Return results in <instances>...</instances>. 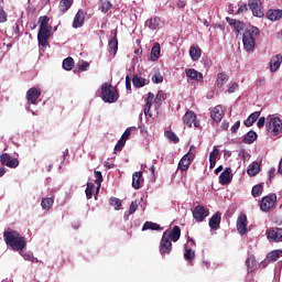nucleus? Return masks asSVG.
Segmentation results:
<instances>
[{
    "label": "nucleus",
    "mask_w": 282,
    "mask_h": 282,
    "mask_svg": "<svg viewBox=\"0 0 282 282\" xmlns=\"http://www.w3.org/2000/svg\"><path fill=\"white\" fill-rule=\"evenodd\" d=\"M256 140H257V132L251 130L245 134L242 142L245 144H252Z\"/></svg>",
    "instance_id": "obj_34"
},
{
    "label": "nucleus",
    "mask_w": 282,
    "mask_h": 282,
    "mask_svg": "<svg viewBox=\"0 0 282 282\" xmlns=\"http://www.w3.org/2000/svg\"><path fill=\"white\" fill-rule=\"evenodd\" d=\"M238 87H239V84H237V83L230 84L229 87H228V93L229 94H235V91H237Z\"/></svg>",
    "instance_id": "obj_55"
},
{
    "label": "nucleus",
    "mask_w": 282,
    "mask_h": 282,
    "mask_svg": "<svg viewBox=\"0 0 282 282\" xmlns=\"http://www.w3.org/2000/svg\"><path fill=\"white\" fill-rule=\"evenodd\" d=\"M3 239L7 246L11 247L14 252H19L28 246L25 237L21 236V234L15 230L4 231Z\"/></svg>",
    "instance_id": "obj_1"
},
{
    "label": "nucleus",
    "mask_w": 282,
    "mask_h": 282,
    "mask_svg": "<svg viewBox=\"0 0 282 282\" xmlns=\"http://www.w3.org/2000/svg\"><path fill=\"white\" fill-rule=\"evenodd\" d=\"M62 65H63V69H65V72H72V69H74V65H75L74 58L73 57H66L63 61Z\"/></svg>",
    "instance_id": "obj_38"
},
{
    "label": "nucleus",
    "mask_w": 282,
    "mask_h": 282,
    "mask_svg": "<svg viewBox=\"0 0 282 282\" xmlns=\"http://www.w3.org/2000/svg\"><path fill=\"white\" fill-rule=\"evenodd\" d=\"M220 225H221V213L217 212L209 219V228H212V230H219Z\"/></svg>",
    "instance_id": "obj_21"
},
{
    "label": "nucleus",
    "mask_w": 282,
    "mask_h": 282,
    "mask_svg": "<svg viewBox=\"0 0 282 282\" xmlns=\"http://www.w3.org/2000/svg\"><path fill=\"white\" fill-rule=\"evenodd\" d=\"M241 127V121H237L232 127H231V133H237L239 131V128Z\"/></svg>",
    "instance_id": "obj_59"
},
{
    "label": "nucleus",
    "mask_w": 282,
    "mask_h": 282,
    "mask_svg": "<svg viewBox=\"0 0 282 282\" xmlns=\"http://www.w3.org/2000/svg\"><path fill=\"white\" fill-rule=\"evenodd\" d=\"M281 254H282V250L276 249V250L269 252L267 256V259H269L270 261H279V257H281Z\"/></svg>",
    "instance_id": "obj_42"
},
{
    "label": "nucleus",
    "mask_w": 282,
    "mask_h": 282,
    "mask_svg": "<svg viewBox=\"0 0 282 282\" xmlns=\"http://www.w3.org/2000/svg\"><path fill=\"white\" fill-rule=\"evenodd\" d=\"M109 204L110 206H113L115 210H120V206H122V200L117 197H110Z\"/></svg>",
    "instance_id": "obj_45"
},
{
    "label": "nucleus",
    "mask_w": 282,
    "mask_h": 282,
    "mask_svg": "<svg viewBox=\"0 0 282 282\" xmlns=\"http://www.w3.org/2000/svg\"><path fill=\"white\" fill-rule=\"evenodd\" d=\"M41 206L43 210H50L52 206H54V198L53 197H44L41 202Z\"/></svg>",
    "instance_id": "obj_37"
},
{
    "label": "nucleus",
    "mask_w": 282,
    "mask_h": 282,
    "mask_svg": "<svg viewBox=\"0 0 282 282\" xmlns=\"http://www.w3.org/2000/svg\"><path fill=\"white\" fill-rule=\"evenodd\" d=\"M227 21H228L229 25H232V28L235 29V32L237 34H239V32L243 31V28H245L243 22L237 21V20L230 19V18H227Z\"/></svg>",
    "instance_id": "obj_31"
},
{
    "label": "nucleus",
    "mask_w": 282,
    "mask_h": 282,
    "mask_svg": "<svg viewBox=\"0 0 282 282\" xmlns=\"http://www.w3.org/2000/svg\"><path fill=\"white\" fill-rule=\"evenodd\" d=\"M83 25H85V11L79 9L74 18L73 28L78 30V28H83Z\"/></svg>",
    "instance_id": "obj_19"
},
{
    "label": "nucleus",
    "mask_w": 282,
    "mask_h": 282,
    "mask_svg": "<svg viewBox=\"0 0 282 282\" xmlns=\"http://www.w3.org/2000/svg\"><path fill=\"white\" fill-rule=\"evenodd\" d=\"M100 94L104 102H109V104L118 102V99L120 98V94H118V89H116V87L107 83L101 85Z\"/></svg>",
    "instance_id": "obj_3"
},
{
    "label": "nucleus",
    "mask_w": 282,
    "mask_h": 282,
    "mask_svg": "<svg viewBox=\"0 0 282 282\" xmlns=\"http://www.w3.org/2000/svg\"><path fill=\"white\" fill-rule=\"evenodd\" d=\"M184 259L186 261H193L195 259V251L191 248L185 247Z\"/></svg>",
    "instance_id": "obj_46"
},
{
    "label": "nucleus",
    "mask_w": 282,
    "mask_h": 282,
    "mask_svg": "<svg viewBox=\"0 0 282 282\" xmlns=\"http://www.w3.org/2000/svg\"><path fill=\"white\" fill-rule=\"evenodd\" d=\"M267 18L269 19V21H279L280 19H282V10H269L267 13Z\"/></svg>",
    "instance_id": "obj_30"
},
{
    "label": "nucleus",
    "mask_w": 282,
    "mask_h": 282,
    "mask_svg": "<svg viewBox=\"0 0 282 282\" xmlns=\"http://www.w3.org/2000/svg\"><path fill=\"white\" fill-rule=\"evenodd\" d=\"M141 182H142V171L134 172L132 174V188L138 191L140 188Z\"/></svg>",
    "instance_id": "obj_29"
},
{
    "label": "nucleus",
    "mask_w": 282,
    "mask_h": 282,
    "mask_svg": "<svg viewBox=\"0 0 282 282\" xmlns=\"http://www.w3.org/2000/svg\"><path fill=\"white\" fill-rule=\"evenodd\" d=\"M126 88L128 91H131V77L129 75L126 76Z\"/></svg>",
    "instance_id": "obj_60"
},
{
    "label": "nucleus",
    "mask_w": 282,
    "mask_h": 282,
    "mask_svg": "<svg viewBox=\"0 0 282 282\" xmlns=\"http://www.w3.org/2000/svg\"><path fill=\"white\" fill-rule=\"evenodd\" d=\"M165 138H167V140H170V142H173L174 144H177L180 142V138L177 137V134H175V132L171 130L165 131Z\"/></svg>",
    "instance_id": "obj_44"
},
{
    "label": "nucleus",
    "mask_w": 282,
    "mask_h": 282,
    "mask_svg": "<svg viewBox=\"0 0 282 282\" xmlns=\"http://www.w3.org/2000/svg\"><path fill=\"white\" fill-rule=\"evenodd\" d=\"M267 239L274 243H279L282 241V228L271 227L267 229Z\"/></svg>",
    "instance_id": "obj_8"
},
{
    "label": "nucleus",
    "mask_w": 282,
    "mask_h": 282,
    "mask_svg": "<svg viewBox=\"0 0 282 282\" xmlns=\"http://www.w3.org/2000/svg\"><path fill=\"white\" fill-rule=\"evenodd\" d=\"M124 144H127V141H124V139H120L115 145V151H122V149H124Z\"/></svg>",
    "instance_id": "obj_51"
},
{
    "label": "nucleus",
    "mask_w": 282,
    "mask_h": 282,
    "mask_svg": "<svg viewBox=\"0 0 282 282\" xmlns=\"http://www.w3.org/2000/svg\"><path fill=\"white\" fill-rule=\"evenodd\" d=\"M39 98H41V89L32 87L26 91V100L30 105H39Z\"/></svg>",
    "instance_id": "obj_12"
},
{
    "label": "nucleus",
    "mask_w": 282,
    "mask_h": 282,
    "mask_svg": "<svg viewBox=\"0 0 282 282\" xmlns=\"http://www.w3.org/2000/svg\"><path fill=\"white\" fill-rule=\"evenodd\" d=\"M246 265L249 273L254 272L257 270V259L254 257L247 258Z\"/></svg>",
    "instance_id": "obj_35"
},
{
    "label": "nucleus",
    "mask_w": 282,
    "mask_h": 282,
    "mask_svg": "<svg viewBox=\"0 0 282 282\" xmlns=\"http://www.w3.org/2000/svg\"><path fill=\"white\" fill-rule=\"evenodd\" d=\"M40 30H47L52 32V25L50 24V17L42 15L39 18Z\"/></svg>",
    "instance_id": "obj_28"
},
{
    "label": "nucleus",
    "mask_w": 282,
    "mask_h": 282,
    "mask_svg": "<svg viewBox=\"0 0 282 282\" xmlns=\"http://www.w3.org/2000/svg\"><path fill=\"white\" fill-rule=\"evenodd\" d=\"M85 193L87 199H91V197H94V183H87Z\"/></svg>",
    "instance_id": "obj_47"
},
{
    "label": "nucleus",
    "mask_w": 282,
    "mask_h": 282,
    "mask_svg": "<svg viewBox=\"0 0 282 282\" xmlns=\"http://www.w3.org/2000/svg\"><path fill=\"white\" fill-rule=\"evenodd\" d=\"M219 156V150L217 147H214L213 151L209 153V160L217 161V158Z\"/></svg>",
    "instance_id": "obj_52"
},
{
    "label": "nucleus",
    "mask_w": 282,
    "mask_h": 282,
    "mask_svg": "<svg viewBox=\"0 0 282 282\" xmlns=\"http://www.w3.org/2000/svg\"><path fill=\"white\" fill-rule=\"evenodd\" d=\"M224 108L221 105L216 106L212 111H210V118L214 122H221L224 119Z\"/></svg>",
    "instance_id": "obj_18"
},
{
    "label": "nucleus",
    "mask_w": 282,
    "mask_h": 282,
    "mask_svg": "<svg viewBox=\"0 0 282 282\" xmlns=\"http://www.w3.org/2000/svg\"><path fill=\"white\" fill-rule=\"evenodd\" d=\"M192 214L194 219L199 223L204 221V219H206L208 215H210V212H208V209H206L204 206L197 205L192 212Z\"/></svg>",
    "instance_id": "obj_11"
},
{
    "label": "nucleus",
    "mask_w": 282,
    "mask_h": 282,
    "mask_svg": "<svg viewBox=\"0 0 282 282\" xmlns=\"http://www.w3.org/2000/svg\"><path fill=\"white\" fill-rule=\"evenodd\" d=\"M183 123L186 127H194L197 129V127H199V121H197V115H195V112L193 111H187L184 117H183Z\"/></svg>",
    "instance_id": "obj_14"
},
{
    "label": "nucleus",
    "mask_w": 282,
    "mask_h": 282,
    "mask_svg": "<svg viewBox=\"0 0 282 282\" xmlns=\"http://www.w3.org/2000/svg\"><path fill=\"white\" fill-rule=\"evenodd\" d=\"M189 56L192 61H198L199 58H202V48L199 47V45L193 44L189 47Z\"/></svg>",
    "instance_id": "obj_26"
},
{
    "label": "nucleus",
    "mask_w": 282,
    "mask_h": 282,
    "mask_svg": "<svg viewBox=\"0 0 282 282\" xmlns=\"http://www.w3.org/2000/svg\"><path fill=\"white\" fill-rule=\"evenodd\" d=\"M89 64L87 62H83L78 67L79 72H87Z\"/></svg>",
    "instance_id": "obj_58"
},
{
    "label": "nucleus",
    "mask_w": 282,
    "mask_h": 282,
    "mask_svg": "<svg viewBox=\"0 0 282 282\" xmlns=\"http://www.w3.org/2000/svg\"><path fill=\"white\" fill-rule=\"evenodd\" d=\"M159 250L162 257H166V254H171V250H173V242H171L166 234H163L161 238Z\"/></svg>",
    "instance_id": "obj_7"
},
{
    "label": "nucleus",
    "mask_w": 282,
    "mask_h": 282,
    "mask_svg": "<svg viewBox=\"0 0 282 282\" xmlns=\"http://www.w3.org/2000/svg\"><path fill=\"white\" fill-rule=\"evenodd\" d=\"M276 173V169L272 167L270 171H269V180H272L274 177Z\"/></svg>",
    "instance_id": "obj_63"
},
{
    "label": "nucleus",
    "mask_w": 282,
    "mask_h": 282,
    "mask_svg": "<svg viewBox=\"0 0 282 282\" xmlns=\"http://www.w3.org/2000/svg\"><path fill=\"white\" fill-rule=\"evenodd\" d=\"M164 93L162 90H160L158 94H156V97H155V102H162L164 101Z\"/></svg>",
    "instance_id": "obj_56"
},
{
    "label": "nucleus",
    "mask_w": 282,
    "mask_h": 282,
    "mask_svg": "<svg viewBox=\"0 0 282 282\" xmlns=\"http://www.w3.org/2000/svg\"><path fill=\"white\" fill-rule=\"evenodd\" d=\"M138 210V200H134L130 204L129 215H133Z\"/></svg>",
    "instance_id": "obj_53"
},
{
    "label": "nucleus",
    "mask_w": 282,
    "mask_h": 282,
    "mask_svg": "<svg viewBox=\"0 0 282 282\" xmlns=\"http://www.w3.org/2000/svg\"><path fill=\"white\" fill-rule=\"evenodd\" d=\"M230 182H232V169L226 167L219 175V184H221V186H227Z\"/></svg>",
    "instance_id": "obj_15"
},
{
    "label": "nucleus",
    "mask_w": 282,
    "mask_h": 282,
    "mask_svg": "<svg viewBox=\"0 0 282 282\" xmlns=\"http://www.w3.org/2000/svg\"><path fill=\"white\" fill-rule=\"evenodd\" d=\"M237 230L239 235H246L248 232V216L240 214L237 219Z\"/></svg>",
    "instance_id": "obj_13"
},
{
    "label": "nucleus",
    "mask_w": 282,
    "mask_h": 282,
    "mask_svg": "<svg viewBox=\"0 0 282 282\" xmlns=\"http://www.w3.org/2000/svg\"><path fill=\"white\" fill-rule=\"evenodd\" d=\"M111 33L113 34V37L109 40L108 42V48H109V53L112 56H116V54H118V31H111Z\"/></svg>",
    "instance_id": "obj_16"
},
{
    "label": "nucleus",
    "mask_w": 282,
    "mask_h": 282,
    "mask_svg": "<svg viewBox=\"0 0 282 282\" xmlns=\"http://www.w3.org/2000/svg\"><path fill=\"white\" fill-rule=\"evenodd\" d=\"M160 43H156L151 50V61H158L160 58Z\"/></svg>",
    "instance_id": "obj_40"
},
{
    "label": "nucleus",
    "mask_w": 282,
    "mask_h": 282,
    "mask_svg": "<svg viewBox=\"0 0 282 282\" xmlns=\"http://www.w3.org/2000/svg\"><path fill=\"white\" fill-rule=\"evenodd\" d=\"M247 173L250 177H254V175H259L261 173V165L259 162L254 161L251 164H249L247 169Z\"/></svg>",
    "instance_id": "obj_25"
},
{
    "label": "nucleus",
    "mask_w": 282,
    "mask_h": 282,
    "mask_svg": "<svg viewBox=\"0 0 282 282\" xmlns=\"http://www.w3.org/2000/svg\"><path fill=\"white\" fill-rule=\"evenodd\" d=\"M164 82V77L162 76V74L156 73L152 76V83H154V85H160V83Z\"/></svg>",
    "instance_id": "obj_49"
},
{
    "label": "nucleus",
    "mask_w": 282,
    "mask_h": 282,
    "mask_svg": "<svg viewBox=\"0 0 282 282\" xmlns=\"http://www.w3.org/2000/svg\"><path fill=\"white\" fill-rule=\"evenodd\" d=\"M0 162L2 166H8L9 169H17L19 166V159L11 158L8 153L0 155Z\"/></svg>",
    "instance_id": "obj_10"
},
{
    "label": "nucleus",
    "mask_w": 282,
    "mask_h": 282,
    "mask_svg": "<svg viewBox=\"0 0 282 282\" xmlns=\"http://www.w3.org/2000/svg\"><path fill=\"white\" fill-rule=\"evenodd\" d=\"M195 147L191 145L188 153L183 155V158L178 162V171H188L191 164H193V160H195V152H193Z\"/></svg>",
    "instance_id": "obj_5"
},
{
    "label": "nucleus",
    "mask_w": 282,
    "mask_h": 282,
    "mask_svg": "<svg viewBox=\"0 0 282 282\" xmlns=\"http://www.w3.org/2000/svg\"><path fill=\"white\" fill-rule=\"evenodd\" d=\"M185 74L187 78H191L192 80H197L198 83H202V80H204V75L197 72L195 68L185 69Z\"/></svg>",
    "instance_id": "obj_23"
},
{
    "label": "nucleus",
    "mask_w": 282,
    "mask_h": 282,
    "mask_svg": "<svg viewBox=\"0 0 282 282\" xmlns=\"http://www.w3.org/2000/svg\"><path fill=\"white\" fill-rule=\"evenodd\" d=\"M243 12H248V4H242L238 9V14H241Z\"/></svg>",
    "instance_id": "obj_62"
},
{
    "label": "nucleus",
    "mask_w": 282,
    "mask_h": 282,
    "mask_svg": "<svg viewBox=\"0 0 282 282\" xmlns=\"http://www.w3.org/2000/svg\"><path fill=\"white\" fill-rule=\"evenodd\" d=\"M111 8H113V6L109 1L101 3V12H104L105 14H107V11L111 10Z\"/></svg>",
    "instance_id": "obj_50"
},
{
    "label": "nucleus",
    "mask_w": 282,
    "mask_h": 282,
    "mask_svg": "<svg viewBox=\"0 0 282 282\" xmlns=\"http://www.w3.org/2000/svg\"><path fill=\"white\" fill-rule=\"evenodd\" d=\"M262 193H263V184L254 185L251 189V195L253 197H261Z\"/></svg>",
    "instance_id": "obj_43"
},
{
    "label": "nucleus",
    "mask_w": 282,
    "mask_h": 282,
    "mask_svg": "<svg viewBox=\"0 0 282 282\" xmlns=\"http://www.w3.org/2000/svg\"><path fill=\"white\" fill-rule=\"evenodd\" d=\"M176 6H177V8H185L186 7V2L184 0H177L176 1Z\"/></svg>",
    "instance_id": "obj_64"
},
{
    "label": "nucleus",
    "mask_w": 282,
    "mask_h": 282,
    "mask_svg": "<svg viewBox=\"0 0 282 282\" xmlns=\"http://www.w3.org/2000/svg\"><path fill=\"white\" fill-rule=\"evenodd\" d=\"M248 6L252 11L253 17H258L259 19L264 17L261 0H249Z\"/></svg>",
    "instance_id": "obj_9"
},
{
    "label": "nucleus",
    "mask_w": 282,
    "mask_h": 282,
    "mask_svg": "<svg viewBox=\"0 0 282 282\" xmlns=\"http://www.w3.org/2000/svg\"><path fill=\"white\" fill-rule=\"evenodd\" d=\"M281 63H282V55L281 54L274 55L269 63L270 72L272 73L279 72V68L281 67Z\"/></svg>",
    "instance_id": "obj_22"
},
{
    "label": "nucleus",
    "mask_w": 282,
    "mask_h": 282,
    "mask_svg": "<svg viewBox=\"0 0 282 282\" xmlns=\"http://www.w3.org/2000/svg\"><path fill=\"white\" fill-rule=\"evenodd\" d=\"M74 3V0H61L59 2V11L62 14H65L67 10L72 8V4Z\"/></svg>",
    "instance_id": "obj_36"
},
{
    "label": "nucleus",
    "mask_w": 282,
    "mask_h": 282,
    "mask_svg": "<svg viewBox=\"0 0 282 282\" xmlns=\"http://www.w3.org/2000/svg\"><path fill=\"white\" fill-rule=\"evenodd\" d=\"M155 99V95L152 93L148 94V98L145 100L144 105V115L149 116L150 118H153V115H151V107H153V100Z\"/></svg>",
    "instance_id": "obj_24"
},
{
    "label": "nucleus",
    "mask_w": 282,
    "mask_h": 282,
    "mask_svg": "<svg viewBox=\"0 0 282 282\" xmlns=\"http://www.w3.org/2000/svg\"><path fill=\"white\" fill-rule=\"evenodd\" d=\"M259 116H261V112L256 111L252 112L246 120H245V126L246 127H252L259 120Z\"/></svg>",
    "instance_id": "obj_32"
},
{
    "label": "nucleus",
    "mask_w": 282,
    "mask_h": 282,
    "mask_svg": "<svg viewBox=\"0 0 282 282\" xmlns=\"http://www.w3.org/2000/svg\"><path fill=\"white\" fill-rule=\"evenodd\" d=\"M257 127L259 129H263L265 127V117H261L258 122H257Z\"/></svg>",
    "instance_id": "obj_57"
},
{
    "label": "nucleus",
    "mask_w": 282,
    "mask_h": 282,
    "mask_svg": "<svg viewBox=\"0 0 282 282\" xmlns=\"http://www.w3.org/2000/svg\"><path fill=\"white\" fill-rule=\"evenodd\" d=\"M227 83H228V75H226V73H219L216 79V87L221 89V87H224V85H226Z\"/></svg>",
    "instance_id": "obj_33"
},
{
    "label": "nucleus",
    "mask_w": 282,
    "mask_h": 282,
    "mask_svg": "<svg viewBox=\"0 0 282 282\" xmlns=\"http://www.w3.org/2000/svg\"><path fill=\"white\" fill-rule=\"evenodd\" d=\"M95 184L100 188V185L102 184V172L95 171Z\"/></svg>",
    "instance_id": "obj_48"
},
{
    "label": "nucleus",
    "mask_w": 282,
    "mask_h": 282,
    "mask_svg": "<svg viewBox=\"0 0 282 282\" xmlns=\"http://www.w3.org/2000/svg\"><path fill=\"white\" fill-rule=\"evenodd\" d=\"M259 28L251 26L243 32L242 44L247 52H254L257 45V36H259Z\"/></svg>",
    "instance_id": "obj_2"
},
{
    "label": "nucleus",
    "mask_w": 282,
    "mask_h": 282,
    "mask_svg": "<svg viewBox=\"0 0 282 282\" xmlns=\"http://www.w3.org/2000/svg\"><path fill=\"white\" fill-rule=\"evenodd\" d=\"M132 85L137 88L144 87V85H147V79H144L138 75H134L132 77Z\"/></svg>",
    "instance_id": "obj_39"
},
{
    "label": "nucleus",
    "mask_w": 282,
    "mask_h": 282,
    "mask_svg": "<svg viewBox=\"0 0 282 282\" xmlns=\"http://www.w3.org/2000/svg\"><path fill=\"white\" fill-rule=\"evenodd\" d=\"M160 21L159 17H152L145 21V28H149V30H158L160 28Z\"/></svg>",
    "instance_id": "obj_27"
},
{
    "label": "nucleus",
    "mask_w": 282,
    "mask_h": 282,
    "mask_svg": "<svg viewBox=\"0 0 282 282\" xmlns=\"http://www.w3.org/2000/svg\"><path fill=\"white\" fill-rule=\"evenodd\" d=\"M256 85H257L258 87H263V85H265V78L259 77V78L256 80Z\"/></svg>",
    "instance_id": "obj_61"
},
{
    "label": "nucleus",
    "mask_w": 282,
    "mask_h": 282,
    "mask_svg": "<svg viewBox=\"0 0 282 282\" xmlns=\"http://www.w3.org/2000/svg\"><path fill=\"white\" fill-rule=\"evenodd\" d=\"M276 204V194H269L261 199L260 210L263 213H270Z\"/></svg>",
    "instance_id": "obj_6"
},
{
    "label": "nucleus",
    "mask_w": 282,
    "mask_h": 282,
    "mask_svg": "<svg viewBox=\"0 0 282 282\" xmlns=\"http://www.w3.org/2000/svg\"><path fill=\"white\" fill-rule=\"evenodd\" d=\"M52 34V31L40 29L37 33V41L42 47H45L47 45V41H50V36Z\"/></svg>",
    "instance_id": "obj_20"
},
{
    "label": "nucleus",
    "mask_w": 282,
    "mask_h": 282,
    "mask_svg": "<svg viewBox=\"0 0 282 282\" xmlns=\"http://www.w3.org/2000/svg\"><path fill=\"white\" fill-rule=\"evenodd\" d=\"M142 230H162V227H160L159 224L145 221L142 227Z\"/></svg>",
    "instance_id": "obj_41"
},
{
    "label": "nucleus",
    "mask_w": 282,
    "mask_h": 282,
    "mask_svg": "<svg viewBox=\"0 0 282 282\" xmlns=\"http://www.w3.org/2000/svg\"><path fill=\"white\" fill-rule=\"evenodd\" d=\"M163 235H166L170 241L176 242L180 241V237H182V229L180 226H174L171 231L166 230L163 232Z\"/></svg>",
    "instance_id": "obj_17"
},
{
    "label": "nucleus",
    "mask_w": 282,
    "mask_h": 282,
    "mask_svg": "<svg viewBox=\"0 0 282 282\" xmlns=\"http://www.w3.org/2000/svg\"><path fill=\"white\" fill-rule=\"evenodd\" d=\"M268 132L270 135L276 138V135H281L282 133V120L279 117H274V115H270L268 117Z\"/></svg>",
    "instance_id": "obj_4"
},
{
    "label": "nucleus",
    "mask_w": 282,
    "mask_h": 282,
    "mask_svg": "<svg viewBox=\"0 0 282 282\" xmlns=\"http://www.w3.org/2000/svg\"><path fill=\"white\" fill-rule=\"evenodd\" d=\"M131 138V128L126 129L123 134L121 135V139L127 142Z\"/></svg>",
    "instance_id": "obj_54"
}]
</instances>
